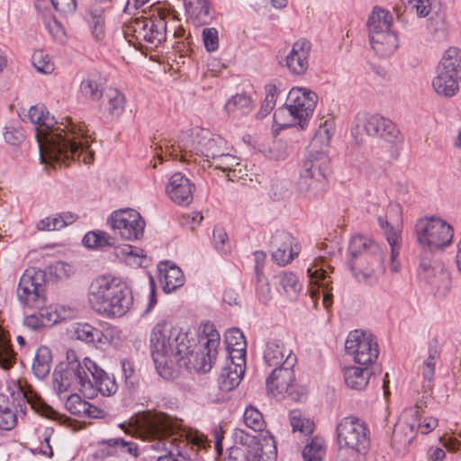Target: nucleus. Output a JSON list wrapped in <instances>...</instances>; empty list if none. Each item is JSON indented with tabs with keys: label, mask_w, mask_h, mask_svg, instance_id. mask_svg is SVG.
<instances>
[{
	"label": "nucleus",
	"mask_w": 461,
	"mask_h": 461,
	"mask_svg": "<svg viewBox=\"0 0 461 461\" xmlns=\"http://www.w3.org/2000/svg\"><path fill=\"white\" fill-rule=\"evenodd\" d=\"M73 384L79 385V391L88 399L100 393L104 396L113 395L118 389L114 377L110 376L89 357L81 365L76 351L68 349L66 360L59 362V392L68 390Z\"/></svg>",
	"instance_id": "nucleus-1"
},
{
	"label": "nucleus",
	"mask_w": 461,
	"mask_h": 461,
	"mask_svg": "<svg viewBox=\"0 0 461 461\" xmlns=\"http://www.w3.org/2000/svg\"><path fill=\"white\" fill-rule=\"evenodd\" d=\"M192 347L187 334L170 321H158L150 335L151 356L158 375L165 379L174 377L173 366L179 365Z\"/></svg>",
	"instance_id": "nucleus-2"
},
{
	"label": "nucleus",
	"mask_w": 461,
	"mask_h": 461,
	"mask_svg": "<svg viewBox=\"0 0 461 461\" xmlns=\"http://www.w3.org/2000/svg\"><path fill=\"white\" fill-rule=\"evenodd\" d=\"M23 122L35 125L36 139L39 145L41 163L44 170H56L58 161V121L50 116L43 104L23 109L19 113Z\"/></svg>",
	"instance_id": "nucleus-3"
},
{
	"label": "nucleus",
	"mask_w": 461,
	"mask_h": 461,
	"mask_svg": "<svg viewBox=\"0 0 461 461\" xmlns=\"http://www.w3.org/2000/svg\"><path fill=\"white\" fill-rule=\"evenodd\" d=\"M122 32L137 50H156L167 41L166 14L159 12L158 15L136 16L124 23Z\"/></svg>",
	"instance_id": "nucleus-4"
},
{
	"label": "nucleus",
	"mask_w": 461,
	"mask_h": 461,
	"mask_svg": "<svg viewBox=\"0 0 461 461\" xmlns=\"http://www.w3.org/2000/svg\"><path fill=\"white\" fill-rule=\"evenodd\" d=\"M59 166H69L71 161L79 160L86 165L94 161V151L89 149V136L85 125L76 123L70 117L59 122Z\"/></svg>",
	"instance_id": "nucleus-5"
},
{
	"label": "nucleus",
	"mask_w": 461,
	"mask_h": 461,
	"mask_svg": "<svg viewBox=\"0 0 461 461\" xmlns=\"http://www.w3.org/2000/svg\"><path fill=\"white\" fill-rule=\"evenodd\" d=\"M297 362L296 356L289 352L285 360V366L276 367L267 379V388L274 396H287L295 402L303 401L306 398V391L303 387L294 383V372L293 367Z\"/></svg>",
	"instance_id": "nucleus-6"
},
{
	"label": "nucleus",
	"mask_w": 461,
	"mask_h": 461,
	"mask_svg": "<svg viewBox=\"0 0 461 461\" xmlns=\"http://www.w3.org/2000/svg\"><path fill=\"white\" fill-rule=\"evenodd\" d=\"M362 131L371 137H379L385 141L397 144L402 141L401 131L396 124L390 119L379 114L358 113L356 116L355 125L351 129V133L357 144L364 140Z\"/></svg>",
	"instance_id": "nucleus-7"
},
{
	"label": "nucleus",
	"mask_w": 461,
	"mask_h": 461,
	"mask_svg": "<svg viewBox=\"0 0 461 461\" xmlns=\"http://www.w3.org/2000/svg\"><path fill=\"white\" fill-rule=\"evenodd\" d=\"M45 290V271L28 267L20 277L16 289L17 299L23 307L41 308L46 303Z\"/></svg>",
	"instance_id": "nucleus-8"
},
{
	"label": "nucleus",
	"mask_w": 461,
	"mask_h": 461,
	"mask_svg": "<svg viewBox=\"0 0 461 461\" xmlns=\"http://www.w3.org/2000/svg\"><path fill=\"white\" fill-rule=\"evenodd\" d=\"M200 342L203 347L194 354L190 353L181 361L188 368L193 367L198 372H209L216 359L217 348L220 345V334L213 324H205L203 333L200 336Z\"/></svg>",
	"instance_id": "nucleus-9"
},
{
	"label": "nucleus",
	"mask_w": 461,
	"mask_h": 461,
	"mask_svg": "<svg viewBox=\"0 0 461 461\" xmlns=\"http://www.w3.org/2000/svg\"><path fill=\"white\" fill-rule=\"evenodd\" d=\"M337 441L339 447L368 452L370 448V430L362 420L348 416L343 418L337 425Z\"/></svg>",
	"instance_id": "nucleus-10"
},
{
	"label": "nucleus",
	"mask_w": 461,
	"mask_h": 461,
	"mask_svg": "<svg viewBox=\"0 0 461 461\" xmlns=\"http://www.w3.org/2000/svg\"><path fill=\"white\" fill-rule=\"evenodd\" d=\"M417 241L430 250L448 246L453 239V229L439 218H423L415 224Z\"/></svg>",
	"instance_id": "nucleus-11"
},
{
	"label": "nucleus",
	"mask_w": 461,
	"mask_h": 461,
	"mask_svg": "<svg viewBox=\"0 0 461 461\" xmlns=\"http://www.w3.org/2000/svg\"><path fill=\"white\" fill-rule=\"evenodd\" d=\"M287 100L286 106L276 111L274 117L276 118L277 113L288 111L296 123L302 129H304L315 109L318 100L317 95L306 88L294 87L290 90Z\"/></svg>",
	"instance_id": "nucleus-12"
},
{
	"label": "nucleus",
	"mask_w": 461,
	"mask_h": 461,
	"mask_svg": "<svg viewBox=\"0 0 461 461\" xmlns=\"http://www.w3.org/2000/svg\"><path fill=\"white\" fill-rule=\"evenodd\" d=\"M246 340L227 348L229 360L218 378L221 390L230 392L240 384L246 369Z\"/></svg>",
	"instance_id": "nucleus-13"
},
{
	"label": "nucleus",
	"mask_w": 461,
	"mask_h": 461,
	"mask_svg": "<svg viewBox=\"0 0 461 461\" xmlns=\"http://www.w3.org/2000/svg\"><path fill=\"white\" fill-rule=\"evenodd\" d=\"M348 355L359 365L372 364L378 357V345L372 334L356 330L351 331L345 342Z\"/></svg>",
	"instance_id": "nucleus-14"
},
{
	"label": "nucleus",
	"mask_w": 461,
	"mask_h": 461,
	"mask_svg": "<svg viewBox=\"0 0 461 461\" xmlns=\"http://www.w3.org/2000/svg\"><path fill=\"white\" fill-rule=\"evenodd\" d=\"M125 283L112 276H99L89 286L88 301L92 308L100 314L105 312V306L115 297Z\"/></svg>",
	"instance_id": "nucleus-15"
},
{
	"label": "nucleus",
	"mask_w": 461,
	"mask_h": 461,
	"mask_svg": "<svg viewBox=\"0 0 461 461\" xmlns=\"http://www.w3.org/2000/svg\"><path fill=\"white\" fill-rule=\"evenodd\" d=\"M8 391L13 401L17 402V405L20 406L21 411H23V405L29 404L34 412L52 420L57 419V411L51 406L43 402V400L33 392L25 381L21 379L11 380L8 382Z\"/></svg>",
	"instance_id": "nucleus-16"
},
{
	"label": "nucleus",
	"mask_w": 461,
	"mask_h": 461,
	"mask_svg": "<svg viewBox=\"0 0 461 461\" xmlns=\"http://www.w3.org/2000/svg\"><path fill=\"white\" fill-rule=\"evenodd\" d=\"M108 222L115 234L126 240H139L143 235L145 222L140 214L133 209L113 212Z\"/></svg>",
	"instance_id": "nucleus-17"
},
{
	"label": "nucleus",
	"mask_w": 461,
	"mask_h": 461,
	"mask_svg": "<svg viewBox=\"0 0 461 461\" xmlns=\"http://www.w3.org/2000/svg\"><path fill=\"white\" fill-rule=\"evenodd\" d=\"M227 149L226 140L207 130L201 129L191 137L189 151L194 153V157L203 158L208 166Z\"/></svg>",
	"instance_id": "nucleus-18"
},
{
	"label": "nucleus",
	"mask_w": 461,
	"mask_h": 461,
	"mask_svg": "<svg viewBox=\"0 0 461 461\" xmlns=\"http://www.w3.org/2000/svg\"><path fill=\"white\" fill-rule=\"evenodd\" d=\"M348 253L351 256L350 264L359 258L365 257V259H368L372 257V267L363 270L366 276L382 269L384 257L380 246L364 236H355L350 240Z\"/></svg>",
	"instance_id": "nucleus-19"
},
{
	"label": "nucleus",
	"mask_w": 461,
	"mask_h": 461,
	"mask_svg": "<svg viewBox=\"0 0 461 461\" xmlns=\"http://www.w3.org/2000/svg\"><path fill=\"white\" fill-rule=\"evenodd\" d=\"M176 427L171 418L166 414L154 416L149 420L148 437L153 441L150 447L156 450H167V444L172 446L176 438H172L176 433Z\"/></svg>",
	"instance_id": "nucleus-20"
},
{
	"label": "nucleus",
	"mask_w": 461,
	"mask_h": 461,
	"mask_svg": "<svg viewBox=\"0 0 461 461\" xmlns=\"http://www.w3.org/2000/svg\"><path fill=\"white\" fill-rule=\"evenodd\" d=\"M113 328L109 327L104 331L88 323H77L67 330V336L71 339H77L85 343L94 344L95 348H102L111 342Z\"/></svg>",
	"instance_id": "nucleus-21"
},
{
	"label": "nucleus",
	"mask_w": 461,
	"mask_h": 461,
	"mask_svg": "<svg viewBox=\"0 0 461 461\" xmlns=\"http://www.w3.org/2000/svg\"><path fill=\"white\" fill-rule=\"evenodd\" d=\"M419 275L436 289L437 293L445 294L448 291L450 276L442 262L422 261L419 267Z\"/></svg>",
	"instance_id": "nucleus-22"
},
{
	"label": "nucleus",
	"mask_w": 461,
	"mask_h": 461,
	"mask_svg": "<svg viewBox=\"0 0 461 461\" xmlns=\"http://www.w3.org/2000/svg\"><path fill=\"white\" fill-rule=\"evenodd\" d=\"M294 241V237L285 231H277L272 236V258L279 266H285L299 254V248Z\"/></svg>",
	"instance_id": "nucleus-23"
},
{
	"label": "nucleus",
	"mask_w": 461,
	"mask_h": 461,
	"mask_svg": "<svg viewBox=\"0 0 461 461\" xmlns=\"http://www.w3.org/2000/svg\"><path fill=\"white\" fill-rule=\"evenodd\" d=\"M312 44L305 39L297 40L285 57V66L295 75H303L309 67Z\"/></svg>",
	"instance_id": "nucleus-24"
},
{
	"label": "nucleus",
	"mask_w": 461,
	"mask_h": 461,
	"mask_svg": "<svg viewBox=\"0 0 461 461\" xmlns=\"http://www.w3.org/2000/svg\"><path fill=\"white\" fill-rule=\"evenodd\" d=\"M194 185L182 173L174 174L167 185L166 191L170 199L180 205H188L193 201Z\"/></svg>",
	"instance_id": "nucleus-25"
},
{
	"label": "nucleus",
	"mask_w": 461,
	"mask_h": 461,
	"mask_svg": "<svg viewBox=\"0 0 461 461\" xmlns=\"http://www.w3.org/2000/svg\"><path fill=\"white\" fill-rule=\"evenodd\" d=\"M301 171L314 174V176L326 180L330 174V160L326 150L311 149L303 162Z\"/></svg>",
	"instance_id": "nucleus-26"
},
{
	"label": "nucleus",
	"mask_w": 461,
	"mask_h": 461,
	"mask_svg": "<svg viewBox=\"0 0 461 461\" xmlns=\"http://www.w3.org/2000/svg\"><path fill=\"white\" fill-rule=\"evenodd\" d=\"M114 295L115 297L112 299L110 303L106 305L104 304L106 309L103 315L109 318L123 316L128 312L133 303L132 293L126 284L120 292Z\"/></svg>",
	"instance_id": "nucleus-27"
},
{
	"label": "nucleus",
	"mask_w": 461,
	"mask_h": 461,
	"mask_svg": "<svg viewBox=\"0 0 461 461\" xmlns=\"http://www.w3.org/2000/svg\"><path fill=\"white\" fill-rule=\"evenodd\" d=\"M369 41L372 49L381 57L392 55L398 47L397 37L391 31L371 33Z\"/></svg>",
	"instance_id": "nucleus-28"
},
{
	"label": "nucleus",
	"mask_w": 461,
	"mask_h": 461,
	"mask_svg": "<svg viewBox=\"0 0 461 461\" xmlns=\"http://www.w3.org/2000/svg\"><path fill=\"white\" fill-rule=\"evenodd\" d=\"M417 434V420L412 418V420H408V417L402 416V419L394 426L392 440L393 444L405 448L415 438Z\"/></svg>",
	"instance_id": "nucleus-29"
},
{
	"label": "nucleus",
	"mask_w": 461,
	"mask_h": 461,
	"mask_svg": "<svg viewBox=\"0 0 461 461\" xmlns=\"http://www.w3.org/2000/svg\"><path fill=\"white\" fill-rule=\"evenodd\" d=\"M324 186L325 180L317 178L314 174L300 172L297 189L302 195L309 199H319L324 193Z\"/></svg>",
	"instance_id": "nucleus-30"
},
{
	"label": "nucleus",
	"mask_w": 461,
	"mask_h": 461,
	"mask_svg": "<svg viewBox=\"0 0 461 461\" xmlns=\"http://www.w3.org/2000/svg\"><path fill=\"white\" fill-rule=\"evenodd\" d=\"M460 81V78L437 68V76L432 81V86L438 95L451 97L457 93Z\"/></svg>",
	"instance_id": "nucleus-31"
},
{
	"label": "nucleus",
	"mask_w": 461,
	"mask_h": 461,
	"mask_svg": "<svg viewBox=\"0 0 461 461\" xmlns=\"http://www.w3.org/2000/svg\"><path fill=\"white\" fill-rule=\"evenodd\" d=\"M35 9L43 21L46 29L55 37V30L58 26L56 18V12L58 10L57 0H36Z\"/></svg>",
	"instance_id": "nucleus-32"
},
{
	"label": "nucleus",
	"mask_w": 461,
	"mask_h": 461,
	"mask_svg": "<svg viewBox=\"0 0 461 461\" xmlns=\"http://www.w3.org/2000/svg\"><path fill=\"white\" fill-rule=\"evenodd\" d=\"M289 352L292 350L285 348L282 341L274 339L267 342L263 358L269 366H285V360Z\"/></svg>",
	"instance_id": "nucleus-33"
},
{
	"label": "nucleus",
	"mask_w": 461,
	"mask_h": 461,
	"mask_svg": "<svg viewBox=\"0 0 461 461\" xmlns=\"http://www.w3.org/2000/svg\"><path fill=\"white\" fill-rule=\"evenodd\" d=\"M185 7L195 24L202 25L210 22V4L208 0H185Z\"/></svg>",
	"instance_id": "nucleus-34"
},
{
	"label": "nucleus",
	"mask_w": 461,
	"mask_h": 461,
	"mask_svg": "<svg viewBox=\"0 0 461 461\" xmlns=\"http://www.w3.org/2000/svg\"><path fill=\"white\" fill-rule=\"evenodd\" d=\"M437 68L461 79V49L448 48Z\"/></svg>",
	"instance_id": "nucleus-35"
},
{
	"label": "nucleus",
	"mask_w": 461,
	"mask_h": 461,
	"mask_svg": "<svg viewBox=\"0 0 461 461\" xmlns=\"http://www.w3.org/2000/svg\"><path fill=\"white\" fill-rule=\"evenodd\" d=\"M392 22L393 17L387 10L375 6L367 21L369 34L390 31Z\"/></svg>",
	"instance_id": "nucleus-36"
},
{
	"label": "nucleus",
	"mask_w": 461,
	"mask_h": 461,
	"mask_svg": "<svg viewBox=\"0 0 461 461\" xmlns=\"http://www.w3.org/2000/svg\"><path fill=\"white\" fill-rule=\"evenodd\" d=\"M370 374L368 368L348 366L344 369V380L348 387L361 390L367 385Z\"/></svg>",
	"instance_id": "nucleus-37"
},
{
	"label": "nucleus",
	"mask_w": 461,
	"mask_h": 461,
	"mask_svg": "<svg viewBox=\"0 0 461 461\" xmlns=\"http://www.w3.org/2000/svg\"><path fill=\"white\" fill-rule=\"evenodd\" d=\"M334 134V123L326 120L316 131L310 143L311 149L326 150L330 147L331 138Z\"/></svg>",
	"instance_id": "nucleus-38"
},
{
	"label": "nucleus",
	"mask_w": 461,
	"mask_h": 461,
	"mask_svg": "<svg viewBox=\"0 0 461 461\" xmlns=\"http://www.w3.org/2000/svg\"><path fill=\"white\" fill-rule=\"evenodd\" d=\"M52 354L48 347L41 346L37 349L32 364V371L38 378L47 376L51 368Z\"/></svg>",
	"instance_id": "nucleus-39"
},
{
	"label": "nucleus",
	"mask_w": 461,
	"mask_h": 461,
	"mask_svg": "<svg viewBox=\"0 0 461 461\" xmlns=\"http://www.w3.org/2000/svg\"><path fill=\"white\" fill-rule=\"evenodd\" d=\"M17 423V416L14 403L11 402L8 396L0 393V429L10 430Z\"/></svg>",
	"instance_id": "nucleus-40"
},
{
	"label": "nucleus",
	"mask_w": 461,
	"mask_h": 461,
	"mask_svg": "<svg viewBox=\"0 0 461 461\" xmlns=\"http://www.w3.org/2000/svg\"><path fill=\"white\" fill-rule=\"evenodd\" d=\"M105 108L113 117L119 118L125 111V95L116 88H109L105 93Z\"/></svg>",
	"instance_id": "nucleus-41"
},
{
	"label": "nucleus",
	"mask_w": 461,
	"mask_h": 461,
	"mask_svg": "<svg viewBox=\"0 0 461 461\" xmlns=\"http://www.w3.org/2000/svg\"><path fill=\"white\" fill-rule=\"evenodd\" d=\"M239 165V158L236 156L231 155L229 152V149H227V151L223 152L222 155L216 158L214 161H212L208 167L227 173L229 180L233 181L236 171L235 167Z\"/></svg>",
	"instance_id": "nucleus-42"
},
{
	"label": "nucleus",
	"mask_w": 461,
	"mask_h": 461,
	"mask_svg": "<svg viewBox=\"0 0 461 461\" xmlns=\"http://www.w3.org/2000/svg\"><path fill=\"white\" fill-rule=\"evenodd\" d=\"M254 107L253 100L245 94H237L233 95L225 104V111L228 113H234L240 112L242 114H247L252 111Z\"/></svg>",
	"instance_id": "nucleus-43"
},
{
	"label": "nucleus",
	"mask_w": 461,
	"mask_h": 461,
	"mask_svg": "<svg viewBox=\"0 0 461 461\" xmlns=\"http://www.w3.org/2000/svg\"><path fill=\"white\" fill-rule=\"evenodd\" d=\"M255 455L253 461H276L277 451L275 440L271 438H264L260 443H256Z\"/></svg>",
	"instance_id": "nucleus-44"
},
{
	"label": "nucleus",
	"mask_w": 461,
	"mask_h": 461,
	"mask_svg": "<svg viewBox=\"0 0 461 461\" xmlns=\"http://www.w3.org/2000/svg\"><path fill=\"white\" fill-rule=\"evenodd\" d=\"M102 446H108L110 447H116L118 454H128L133 457H138L140 455L139 446L137 443L130 440H125L122 438H113L104 439L100 442Z\"/></svg>",
	"instance_id": "nucleus-45"
},
{
	"label": "nucleus",
	"mask_w": 461,
	"mask_h": 461,
	"mask_svg": "<svg viewBox=\"0 0 461 461\" xmlns=\"http://www.w3.org/2000/svg\"><path fill=\"white\" fill-rule=\"evenodd\" d=\"M187 139L188 140H186V141L182 140L176 146H166L165 154L171 157L172 159H179L182 162H190L191 160L196 161L194 153H191L189 151L191 137Z\"/></svg>",
	"instance_id": "nucleus-46"
},
{
	"label": "nucleus",
	"mask_w": 461,
	"mask_h": 461,
	"mask_svg": "<svg viewBox=\"0 0 461 461\" xmlns=\"http://www.w3.org/2000/svg\"><path fill=\"white\" fill-rule=\"evenodd\" d=\"M378 221L382 229L384 230L386 240L391 247L392 257L393 258H395L398 257L400 250V232L393 226V223H390L388 221H384L383 217H379Z\"/></svg>",
	"instance_id": "nucleus-47"
},
{
	"label": "nucleus",
	"mask_w": 461,
	"mask_h": 461,
	"mask_svg": "<svg viewBox=\"0 0 461 461\" xmlns=\"http://www.w3.org/2000/svg\"><path fill=\"white\" fill-rule=\"evenodd\" d=\"M290 424L293 428V431H299L300 433L307 436L313 432L314 423L312 420L304 417L301 411L293 410L290 412Z\"/></svg>",
	"instance_id": "nucleus-48"
},
{
	"label": "nucleus",
	"mask_w": 461,
	"mask_h": 461,
	"mask_svg": "<svg viewBox=\"0 0 461 461\" xmlns=\"http://www.w3.org/2000/svg\"><path fill=\"white\" fill-rule=\"evenodd\" d=\"M302 455L304 461H322L325 455L323 439L317 437L312 438L304 447Z\"/></svg>",
	"instance_id": "nucleus-49"
},
{
	"label": "nucleus",
	"mask_w": 461,
	"mask_h": 461,
	"mask_svg": "<svg viewBox=\"0 0 461 461\" xmlns=\"http://www.w3.org/2000/svg\"><path fill=\"white\" fill-rule=\"evenodd\" d=\"M15 353L9 340L0 331V367L4 370H9L15 364Z\"/></svg>",
	"instance_id": "nucleus-50"
},
{
	"label": "nucleus",
	"mask_w": 461,
	"mask_h": 461,
	"mask_svg": "<svg viewBox=\"0 0 461 461\" xmlns=\"http://www.w3.org/2000/svg\"><path fill=\"white\" fill-rule=\"evenodd\" d=\"M243 420L246 426L255 431H262L266 427L262 413L251 405L245 410Z\"/></svg>",
	"instance_id": "nucleus-51"
},
{
	"label": "nucleus",
	"mask_w": 461,
	"mask_h": 461,
	"mask_svg": "<svg viewBox=\"0 0 461 461\" xmlns=\"http://www.w3.org/2000/svg\"><path fill=\"white\" fill-rule=\"evenodd\" d=\"M278 279L285 294L291 299H294L301 290L297 277L293 273L282 272L278 276Z\"/></svg>",
	"instance_id": "nucleus-52"
},
{
	"label": "nucleus",
	"mask_w": 461,
	"mask_h": 461,
	"mask_svg": "<svg viewBox=\"0 0 461 461\" xmlns=\"http://www.w3.org/2000/svg\"><path fill=\"white\" fill-rule=\"evenodd\" d=\"M372 267V257L368 259H365V257L359 258L357 260H353L351 263V270L354 272L356 277L360 281H367L369 278L375 276L376 274L384 272V261L382 262V269L379 271H374L369 276H365L363 270Z\"/></svg>",
	"instance_id": "nucleus-53"
},
{
	"label": "nucleus",
	"mask_w": 461,
	"mask_h": 461,
	"mask_svg": "<svg viewBox=\"0 0 461 461\" xmlns=\"http://www.w3.org/2000/svg\"><path fill=\"white\" fill-rule=\"evenodd\" d=\"M439 357V352L436 346H430L428 350V356L422 362L421 373L425 380L430 382L435 374L436 360Z\"/></svg>",
	"instance_id": "nucleus-54"
},
{
	"label": "nucleus",
	"mask_w": 461,
	"mask_h": 461,
	"mask_svg": "<svg viewBox=\"0 0 461 461\" xmlns=\"http://www.w3.org/2000/svg\"><path fill=\"white\" fill-rule=\"evenodd\" d=\"M80 91L84 96L93 101L99 100L103 95L100 83L91 77H87L81 82Z\"/></svg>",
	"instance_id": "nucleus-55"
},
{
	"label": "nucleus",
	"mask_w": 461,
	"mask_h": 461,
	"mask_svg": "<svg viewBox=\"0 0 461 461\" xmlns=\"http://www.w3.org/2000/svg\"><path fill=\"white\" fill-rule=\"evenodd\" d=\"M77 0H59V18L67 25L72 24L76 20Z\"/></svg>",
	"instance_id": "nucleus-56"
},
{
	"label": "nucleus",
	"mask_w": 461,
	"mask_h": 461,
	"mask_svg": "<svg viewBox=\"0 0 461 461\" xmlns=\"http://www.w3.org/2000/svg\"><path fill=\"white\" fill-rule=\"evenodd\" d=\"M32 64L38 72L50 74L55 69V64L48 54L39 50L32 55Z\"/></svg>",
	"instance_id": "nucleus-57"
},
{
	"label": "nucleus",
	"mask_w": 461,
	"mask_h": 461,
	"mask_svg": "<svg viewBox=\"0 0 461 461\" xmlns=\"http://www.w3.org/2000/svg\"><path fill=\"white\" fill-rule=\"evenodd\" d=\"M165 290L172 291L183 285V273L176 266H172L166 270L164 275Z\"/></svg>",
	"instance_id": "nucleus-58"
},
{
	"label": "nucleus",
	"mask_w": 461,
	"mask_h": 461,
	"mask_svg": "<svg viewBox=\"0 0 461 461\" xmlns=\"http://www.w3.org/2000/svg\"><path fill=\"white\" fill-rule=\"evenodd\" d=\"M92 32L97 41L103 39L104 35V11L98 8L90 10Z\"/></svg>",
	"instance_id": "nucleus-59"
},
{
	"label": "nucleus",
	"mask_w": 461,
	"mask_h": 461,
	"mask_svg": "<svg viewBox=\"0 0 461 461\" xmlns=\"http://www.w3.org/2000/svg\"><path fill=\"white\" fill-rule=\"evenodd\" d=\"M277 94L278 90L276 86L269 85L267 86V95L258 113V117L263 118L273 110L276 104Z\"/></svg>",
	"instance_id": "nucleus-60"
},
{
	"label": "nucleus",
	"mask_w": 461,
	"mask_h": 461,
	"mask_svg": "<svg viewBox=\"0 0 461 461\" xmlns=\"http://www.w3.org/2000/svg\"><path fill=\"white\" fill-rule=\"evenodd\" d=\"M86 402L79 394L73 393L69 395L65 402V408L74 415L81 416L86 412Z\"/></svg>",
	"instance_id": "nucleus-61"
},
{
	"label": "nucleus",
	"mask_w": 461,
	"mask_h": 461,
	"mask_svg": "<svg viewBox=\"0 0 461 461\" xmlns=\"http://www.w3.org/2000/svg\"><path fill=\"white\" fill-rule=\"evenodd\" d=\"M407 4V8L411 12H415L419 17H426L430 13L429 0H402Z\"/></svg>",
	"instance_id": "nucleus-62"
},
{
	"label": "nucleus",
	"mask_w": 461,
	"mask_h": 461,
	"mask_svg": "<svg viewBox=\"0 0 461 461\" xmlns=\"http://www.w3.org/2000/svg\"><path fill=\"white\" fill-rule=\"evenodd\" d=\"M203 41L205 49L212 52L219 47L218 31L215 28H204L203 30Z\"/></svg>",
	"instance_id": "nucleus-63"
},
{
	"label": "nucleus",
	"mask_w": 461,
	"mask_h": 461,
	"mask_svg": "<svg viewBox=\"0 0 461 461\" xmlns=\"http://www.w3.org/2000/svg\"><path fill=\"white\" fill-rule=\"evenodd\" d=\"M213 240L217 250L221 253H227L230 251L228 236L223 229L215 228L213 230Z\"/></svg>",
	"instance_id": "nucleus-64"
}]
</instances>
